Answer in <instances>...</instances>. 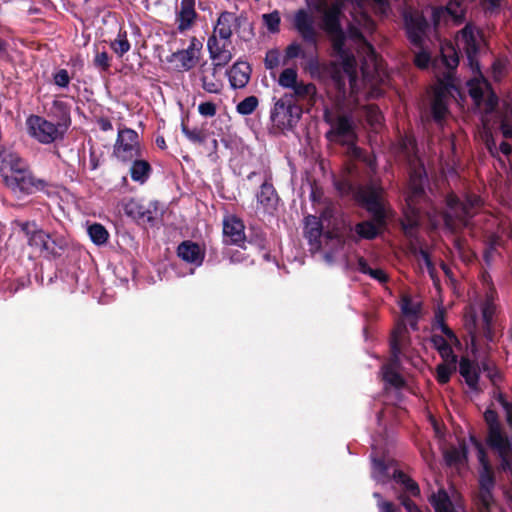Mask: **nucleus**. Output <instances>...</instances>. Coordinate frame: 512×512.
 <instances>
[{
    "label": "nucleus",
    "instance_id": "obj_60",
    "mask_svg": "<svg viewBox=\"0 0 512 512\" xmlns=\"http://www.w3.org/2000/svg\"><path fill=\"white\" fill-rule=\"evenodd\" d=\"M402 504L405 506V508L408 510V512H419L416 505L410 500L405 499V500H403Z\"/></svg>",
    "mask_w": 512,
    "mask_h": 512
},
{
    "label": "nucleus",
    "instance_id": "obj_61",
    "mask_svg": "<svg viewBox=\"0 0 512 512\" xmlns=\"http://www.w3.org/2000/svg\"><path fill=\"white\" fill-rule=\"evenodd\" d=\"M358 267H359V270H360L362 273H365V274H369L370 270L372 269V268H370V267L368 266V264L366 263V261H365V260H363V259H359V261H358Z\"/></svg>",
    "mask_w": 512,
    "mask_h": 512
},
{
    "label": "nucleus",
    "instance_id": "obj_62",
    "mask_svg": "<svg viewBox=\"0 0 512 512\" xmlns=\"http://www.w3.org/2000/svg\"><path fill=\"white\" fill-rule=\"evenodd\" d=\"M501 130L504 137L508 138L512 136V128L508 124L502 123Z\"/></svg>",
    "mask_w": 512,
    "mask_h": 512
},
{
    "label": "nucleus",
    "instance_id": "obj_56",
    "mask_svg": "<svg viewBox=\"0 0 512 512\" xmlns=\"http://www.w3.org/2000/svg\"><path fill=\"white\" fill-rule=\"evenodd\" d=\"M493 310V304L490 301H487L482 309L483 319L486 323L490 321Z\"/></svg>",
    "mask_w": 512,
    "mask_h": 512
},
{
    "label": "nucleus",
    "instance_id": "obj_5",
    "mask_svg": "<svg viewBox=\"0 0 512 512\" xmlns=\"http://www.w3.org/2000/svg\"><path fill=\"white\" fill-rule=\"evenodd\" d=\"M484 418L488 425L487 443L500 459V468L511 469L512 444L502 431L496 412L488 409L484 413Z\"/></svg>",
    "mask_w": 512,
    "mask_h": 512
},
{
    "label": "nucleus",
    "instance_id": "obj_54",
    "mask_svg": "<svg viewBox=\"0 0 512 512\" xmlns=\"http://www.w3.org/2000/svg\"><path fill=\"white\" fill-rule=\"evenodd\" d=\"M429 55L426 52H420L415 56V64L419 68H426L429 63Z\"/></svg>",
    "mask_w": 512,
    "mask_h": 512
},
{
    "label": "nucleus",
    "instance_id": "obj_13",
    "mask_svg": "<svg viewBox=\"0 0 512 512\" xmlns=\"http://www.w3.org/2000/svg\"><path fill=\"white\" fill-rule=\"evenodd\" d=\"M139 137L132 129H122L114 146V154L122 161H130L139 154Z\"/></svg>",
    "mask_w": 512,
    "mask_h": 512
},
{
    "label": "nucleus",
    "instance_id": "obj_7",
    "mask_svg": "<svg viewBox=\"0 0 512 512\" xmlns=\"http://www.w3.org/2000/svg\"><path fill=\"white\" fill-rule=\"evenodd\" d=\"M446 202L447 210L443 216L444 223L448 229L455 231L468 224V220L474 215L475 209L480 206L481 200L477 196H471L464 203L451 194L447 197Z\"/></svg>",
    "mask_w": 512,
    "mask_h": 512
},
{
    "label": "nucleus",
    "instance_id": "obj_16",
    "mask_svg": "<svg viewBox=\"0 0 512 512\" xmlns=\"http://www.w3.org/2000/svg\"><path fill=\"white\" fill-rule=\"evenodd\" d=\"M293 25L304 41L316 45L317 31L313 15L305 10L296 11L293 18Z\"/></svg>",
    "mask_w": 512,
    "mask_h": 512
},
{
    "label": "nucleus",
    "instance_id": "obj_51",
    "mask_svg": "<svg viewBox=\"0 0 512 512\" xmlns=\"http://www.w3.org/2000/svg\"><path fill=\"white\" fill-rule=\"evenodd\" d=\"M55 83L60 87H66L70 82L67 70L61 69L54 76Z\"/></svg>",
    "mask_w": 512,
    "mask_h": 512
},
{
    "label": "nucleus",
    "instance_id": "obj_39",
    "mask_svg": "<svg viewBox=\"0 0 512 512\" xmlns=\"http://www.w3.org/2000/svg\"><path fill=\"white\" fill-rule=\"evenodd\" d=\"M442 62L448 68H455L458 65V56L455 49L451 45H446L441 48Z\"/></svg>",
    "mask_w": 512,
    "mask_h": 512
},
{
    "label": "nucleus",
    "instance_id": "obj_21",
    "mask_svg": "<svg viewBox=\"0 0 512 512\" xmlns=\"http://www.w3.org/2000/svg\"><path fill=\"white\" fill-rule=\"evenodd\" d=\"M223 233L226 241L233 244H240L245 240L244 225L240 219L234 216L225 218Z\"/></svg>",
    "mask_w": 512,
    "mask_h": 512
},
{
    "label": "nucleus",
    "instance_id": "obj_59",
    "mask_svg": "<svg viewBox=\"0 0 512 512\" xmlns=\"http://www.w3.org/2000/svg\"><path fill=\"white\" fill-rule=\"evenodd\" d=\"M369 275L380 282H384L387 279L385 272L381 269H371Z\"/></svg>",
    "mask_w": 512,
    "mask_h": 512
},
{
    "label": "nucleus",
    "instance_id": "obj_47",
    "mask_svg": "<svg viewBox=\"0 0 512 512\" xmlns=\"http://www.w3.org/2000/svg\"><path fill=\"white\" fill-rule=\"evenodd\" d=\"M330 67L333 70V72H332V79H333V81L335 83V86L338 88L339 92L344 97L345 93H346V91H345V83L343 81V77L339 74V72L336 71L337 64L336 63H331Z\"/></svg>",
    "mask_w": 512,
    "mask_h": 512
},
{
    "label": "nucleus",
    "instance_id": "obj_29",
    "mask_svg": "<svg viewBox=\"0 0 512 512\" xmlns=\"http://www.w3.org/2000/svg\"><path fill=\"white\" fill-rule=\"evenodd\" d=\"M124 211L128 216L134 219H146L148 221L152 219L151 213L147 209H145V207L139 201L135 199H130L125 203Z\"/></svg>",
    "mask_w": 512,
    "mask_h": 512
},
{
    "label": "nucleus",
    "instance_id": "obj_64",
    "mask_svg": "<svg viewBox=\"0 0 512 512\" xmlns=\"http://www.w3.org/2000/svg\"><path fill=\"white\" fill-rule=\"evenodd\" d=\"M499 148L500 151L505 155H508L511 152V146L506 142H502Z\"/></svg>",
    "mask_w": 512,
    "mask_h": 512
},
{
    "label": "nucleus",
    "instance_id": "obj_24",
    "mask_svg": "<svg viewBox=\"0 0 512 512\" xmlns=\"http://www.w3.org/2000/svg\"><path fill=\"white\" fill-rule=\"evenodd\" d=\"M476 448H477V457L482 466V471L480 472V477H479V488L493 489L494 488L493 472L491 470L489 461L486 458L485 451L479 443H476Z\"/></svg>",
    "mask_w": 512,
    "mask_h": 512
},
{
    "label": "nucleus",
    "instance_id": "obj_31",
    "mask_svg": "<svg viewBox=\"0 0 512 512\" xmlns=\"http://www.w3.org/2000/svg\"><path fill=\"white\" fill-rule=\"evenodd\" d=\"M257 200L263 210L267 211L272 209L277 201L274 189L270 185L263 184L257 196Z\"/></svg>",
    "mask_w": 512,
    "mask_h": 512
},
{
    "label": "nucleus",
    "instance_id": "obj_49",
    "mask_svg": "<svg viewBox=\"0 0 512 512\" xmlns=\"http://www.w3.org/2000/svg\"><path fill=\"white\" fill-rule=\"evenodd\" d=\"M94 63L102 70H107L109 68V56L107 52H97L94 58Z\"/></svg>",
    "mask_w": 512,
    "mask_h": 512
},
{
    "label": "nucleus",
    "instance_id": "obj_46",
    "mask_svg": "<svg viewBox=\"0 0 512 512\" xmlns=\"http://www.w3.org/2000/svg\"><path fill=\"white\" fill-rule=\"evenodd\" d=\"M493 489L479 488L478 498L481 504L488 509L493 504Z\"/></svg>",
    "mask_w": 512,
    "mask_h": 512
},
{
    "label": "nucleus",
    "instance_id": "obj_8",
    "mask_svg": "<svg viewBox=\"0 0 512 512\" xmlns=\"http://www.w3.org/2000/svg\"><path fill=\"white\" fill-rule=\"evenodd\" d=\"M407 330L404 325H398L391 336V349H392V362L383 369V377L385 381L394 385L395 387H401L404 381L400 374L395 370L396 365L399 361V354L406 344Z\"/></svg>",
    "mask_w": 512,
    "mask_h": 512
},
{
    "label": "nucleus",
    "instance_id": "obj_35",
    "mask_svg": "<svg viewBox=\"0 0 512 512\" xmlns=\"http://www.w3.org/2000/svg\"><path fill=\"white\" fill-rule=\"evenodd\" d=\"M88 234L93 243L102 245L108 240V231L101 224H92L88 227Z\"/></svg>",
    "mask_w": 512,
    "mask_h": 512
},
{
    "label": "nucleus",
    "instance_id": "obj_22",
    "mask_svg": "<svg viewBox=\"0 0 512 512\" xmlns=\"http://www.w3.org/2000/svg\"><path fill=\"white\" fill-rule=\"evenodd\" d=\"M178 256L191 264L199 266L204 259V250L196 243L185 241L178 246Z\"/></svg>",
    "mask_w": 512,
    "mask_h": 512
},
{
    "label": "nucleus",
    "instance_id": "obj_30",
    "mask_svg": "<svg viewBox=\"0 0 512 512\" xmlns=\"http://www.w3.org/2000/svg\"><path fill=\"white\" fill-rule=\"evenodd\" d=\"M151 172L150 164L145 160H135L130 168L132 180L144 183Z\"/></svg>",
    "mask_w": 512,
    "mask_h": 512
},
{
    "label": "nucleus",
    "instance_id": "obj_34",
    "mask_svg": "<svg viewBox=\"0 0 512 512\" xmlns=\"http://www.w3.org/2000/svg\"><path fill=\"white\" fill-rule=\"evenodd\" d=\"M400 307L406 317H415L420 311V301L411 298L409 295H403Z\"/></svg>",
    "mask_w": 512,
    "mask_h": 512
},
{
    "label": "nucleus",
    "instance_id": "obj_58",
    "mask_svg": "<svg viewBox=\"0 0 512 512\" xmlns=\"http://www.w3.org/2000/svg\"><path fill=\"white\" fill-rule=\"evenodd\" d=\"M420 255H421V261H423V263L426 265L431 277H433L434 268H433V265H432V262L430 260L428 253L425 251H421Z\"/></svg>",
    "mask_w": 512,
    "mask_h": 512
},
{
    "label": "nucleus",
    "instance_id": "obj_12",
    "mask_svg": "<svg viewBox=\"0 0 512 512\" xmlns=\"http://www.w3.org/2000/svg\"><path fill=\"white\" fill-rule=\"evenodd\" d=\"M436 326L440 330L441 334H433L431 337V343L433 347L439 352L443 361H447L450 358H456L453 354L452 346L458 343V339L452 330L444 324L442 315H437Z\"/></svg>",
    "mask_w": 512,
    "mask_h": 512
},
{
    "label": "nucleus",
    "instance_id": "obj_52",
    "mask_svg": "<svg viewBox=\"0 0 512 512\" xmlns=\"http://www.w3.org/2000/svg\"><path fill=\"white\" fill-rule=\"evenodd\" d=\"M498 401L500 402V404L502 405L506 412V419L508 424L512 427V401H506L502 395H499Z\"/></svg>",
    "mask_w": 512,
    "mask_h": 512
},
{
    "label": "nucleus",
    "instance_id": "obj_53",
    "mask_svg": "<svg viewBox=\"0 0 512 512\" xmlns=\"http://www.w3.org/2000/svg\"><path fill=\"white\" fill-rule=\"evenodd\" d=\"M301 53V46L294 42L287 46L286 48V56L290 59L296 58Z\"/></svg>",
    "mask_w": 512,
    "mask_h": 512
},
{
    "label": "nucleus",
    "instance_id": "obj_19",
    "mask_svg": "<svg viewBox=\"0 0 512 512\" xmlns=\"http://www.w3.org/2000/svg\"><path fill=\"white\" fill-rule=\"evenodd\" d=\"M238 24L239 19L234 13L227 11L222 12L214 25L213 34L210 37H215L220 40H230Z\"/></svg>",
    "mask_w": 512,
    "mask_h": 512
},
{
    "label": "nucleus",
    "instance_id": "obj_4",
    "mask_svg": "<svg viewBox=\"0 0 512 512\" xmlns=\"http://www.w3.org/2000/svg\"><path fill=\"white\" fill-rule=\"evenodd\" d=\"M382 193V188L374 186L362 189L359 193L367 210L373 215L372 221H365L356 226V232L363 238H374L384 227L385 211L382 203Z\"/></svg>",
    "mask_w": 512,
    "mask_h": 512
},
{
    "label": "nucleus",
    "instance_id": "obj_9",
    "mask_svg": "<svg viewBox=\"0 0 512 512\" xmlns=\"http://www.w3.org/2000/svg\"><path fill=\"white\" fill-rule=\"evenodd\" d=\"M278 84L285 89L293 91L297 100H313L316 96V87L312 83H304L298 80V73L295 68L284 69L278 78Z\"/></svg>",
    "mask_w": 512,
    "mask_h": 512
},
{
    "label": "nucleus",
    "instance_id": "obj_43",
    "mask_svg": "<svg viewBox=\"0 0 512 512\" xmlns=\"http://www.w3.org/2000/svg\"><path fill=\"white\" fill-rule=\"evenodd\" d=\"M382 114L379 109L375 106H367L366 107V120L372 127H377L381 125L382 122Z\"/></svg>",
    "mask_w": 512,
    "mask_h": 512
},
{
    "label": "nucleus",
    "instance_id": "obj_11",
    "mask_svg": "<svg viewBox=\"0 0 512 512\" xmlns=\"http://www.w3.org/2000/svg\"><path fill=\"white\" fill-rule=\"evenodd\" d=\"M26 124L29 135L43 144H50L62 135L58 125L40 116L32 115L28 117Z\"/></svg>",
    "mask_w": 512,
    "mask_h": 512
},
{
    "label": "nucleus",
    "instance_id": "obj_25",
    "mask_svg": "<svg viewBox=\"0 0 512 512\" xmlns=\"http://www.w3.org/2000/svg\"><path fill=\"white\" fill-rule=\"evenodd\" d=\"M333 129L335 133L342 137L347 143L354 141V123L348 116L339 115L335 121Z\"/></svg>",
    "mask_w": 512,
    "mask_h": 512
},
{
    "label": "nucleus",
    "instance_id": "obj_18",
    "mask_svg": "<svg viewBox=\"0 0 512 512\" xmlns=\"http://www.w3.org/2000/svg\"><path fill=\"white\" fill-rule=\"evenodd\" d=\"M404 17L409 40L414 45H420L427 27L425 18L418 12L405 14Z\"/></svg>",
    "mask_w": 512,
    "mask_h": 512
},
{
    "label": "nucleus",
    "instance_id": "obj_40",
    "mask_svg": "<svg viewBox=\"0 0 512 512\" xmlns=\"http://www.w3.org/2000/svg\"><path fill=\"white\" fill-rule=\"evenodd\" d=\"M183 134L193 143L203 144L207 138L205 131L201 129H189L185 125H182Z\"/></svg>",
    "mask_w": 512,
    "mask_h": 512
},
{
    "label": "nucleus",
    "instance_id": "obj_17",
    "mask_svg": "<svg viewBox=\"0 0 512 512\" xmlns=\"http://www.w3.org/2000/svg\"><path fill=\"white\" fill-rule=\"evenodd\" d=\"M295 107L284 98L278 99L271 111V120L279 128H291L297 121L298 116H293Z\"/></svg>",
    "mask_w": 512,
    "mask_h": 512
},
{
    "label": "nucleus",
    "instance_id": "obj_10",
    "mask_svg": "<svg viewBox=\"0 0 512 512\" xmlns=\"http://www.w3.org/2000/svg\"><path fill=\"white\" fill-rule=\"evenodd\" d=\"M24 232L28 245L40 253L55 254L57 242L50 234L39 228L35 223H19Z\"/></svg>",
    "mask_w": 512,
    "mask_h": 512
},
{
    "label": "nucleus",
    "instance_id": "obj_20",
    "mask_svg": "<svg viewBox=\"0 0 512 512\" xmlns=\"http://www.w3.org/2000/svg\"><path fill=\"white\" fill-rule=\"evenodd\" d=\"M449 99V91L445 84L439 83L433 88L431 100V109L436 120L443 119L447 112V103Z\"/></svg>",
    "mask_w": 512,
    "mask_h": 512
},
{
    "label": "nucleus",
    "instance_id": "obj_15",
    "mask_svg": "<svg viewBox=\"0 0 512 512\" xmlns=\"http://www.w3.org/2000/svg\"><path fill=\"white\" fill-rule=\"evenodd\" d=\"M207 47L215 67L226 66L233 58L231 40H220L215 37H209Z\"/></svg>",
    "mask_w": 512,
    "mask_h": 512
},
{
    "label": "nucleus",
    "instance_id": "obj_41",
    "mask_svg": "<svg viewBox=\"0 0 512 512\" xmlns=\"http://www.w3.org/2000/svg\"><path fill=\"white\" fill-rule=\"evenodd\" d=\"M446 11L455 21L460 22L463 19L465 12L462 6V0H451L446 7Z\"/></svg>",
    "mask_w": 512,
    "mask_h": 512
},
{
    "label": "nucleus",
    "instance_id": "obj_14",
    "mask_svg": "<svg viewBox=\"0 0 512 512\" xmlns=\"http://www.w3.org/2000/svg\"><path fill=\"white\" fill-rule=\"evenodd\" d=\"M202 46L200 40L192 37L189 46L186 49L173 53L170 61L175 63V67L178 70L188 71L198 62Z\"/></svg>",
    "mask_w": 512,
    "mask_h": 512
},
{
    "label": "nucleus",
    "instance_id": "obj_33",
    "mask_svg": "<svg viewBox=\"0 0 512 512\" xmlns=\"http://www.w3.org/2000/svg\"><path fill=\"white\" fill-rule=\"evenodd\" d=\"M305 235L310 242L316 241L321 236V225L317 217L307 216L305 218Z\"/></svg>",
    "mask_w": 512,
    "mask_h": 512
},
{
    "label": "nucleus",
    "instance_id": "obj_23",
    "mask_svg": "<svg viewBox=\"0 0 512 512\" xmlns=\"http://www.w3.org/2000/svg\"><path fill=\"white\" fill-rule=\"evenodd\" d=\"M251 69L246 62H236L228 72L230 84L233 88H243L250 80Z\"/></svg>",
    "mask_w": 512,
    "mask_h": 512
},
{
    "label": "nucleus",
    "instance_id": "obj_63",
    "mask_svg": "<svg viewBox=\"0 0 512 512\" xmlns=\"http://www.w3.org/2000/svg\"><path fill=\"white\" fill-rule=\"evenodd\" d=\"M380 508L383 512H395L393 505L390 502H383L380 505Z\"/></svg>",
    "mask_w": 512,
    "mask_h": 512
},
{
    "label": "nucleus",
    "instance_id": "obj_44",
    "mask_svg": "<svg viewBox=\"0 0 512 512\" xmlns=\"http://www.w3.org/2000/svg\"><path fill=\"white\" fill-rule=\"evenodd\" d=\"M399 481L405 486V488L414 496L418 495L420 490L418 485L411 479H409L406 475L399 472L395 475Z\"/></svg>",
    "mask_w": 512,
    "mask_h": 512
},
{
    "label": "nucleus",
    "instance_id": "obj_48",
    "mask_svg": "<svg viewBox=\"0 0 512 512\" xmlns=\"http://www.w3.org/2000/svg\"><path fill=\"white\" fill-rule=\"evenodd\" d=\"M198 111L202 116L212 117L216 114V106L212 102H203L199 104Z\"/></svg>",
    "mask_w": 512,
    "mask_h": 512
},
{
    "label": "nucleus",
    "instance_id": "obj_37",
    "mask_svg": "<svg viewBox=\"0 0 512 512\" xmlns=\"http://www.w3.org/2000/svg\"><path fill=\"white\" fill-rule=\"evenodd\" d=\"M110 47L119 57L127 53L130 50V43L126 34H119L117 38L111 42Z\"/></svg>",
    "mask_w": 512,
    "mask_h": 512
},
{
    "label": "nucleus",
    "instance_id": "obj_26",
    "mask_svg": "<svg viewBox=\"0 0 512 512\" xmlns=\"http://www.w3.org/2000/svg\"><path fill=\"white\" fill-rule=\"evenodd\" d=\"M194 5L195 0H182L181 9L178 14L179 30L184 31L192 25L196 17Z\"/></svg>",
    "mask_w": 512,
    "mask_h": 512
},
{
    "label": "nucleus",
    "instance_id": "obj_45",
    "mask_svg": "<svg viewBox=\"0 0 512 512\" xmlns=\"http://www.w3.org/2000/svg\"><path fill=\"white\" fill-rule=\"evenodd\" d=\"M280 54L277 50H270L266 53L265 66L267 69H274L279 66Z\"/></svg>",
    "mask_w": 512,
    "mask_h": 512
},
{
    "label": "nucleus",
    "instance_id": "obj_57",
    "mask_svg": "<svg viewBox=\"0 0 512 512\" xmlns=\"http://www.w3.org/2000/svg\"><path fill=\"white\" fill-rule=\"evenodd\" d=\"M373 1H374V4H375V10L378 13H381V14H386L387 13V11L389 9L387 0H373Z\"/></svg>",
    "mask_w": 512,
    "mask_h": 512
},
{
    "label": "nucleus",
    "instance_id": "obj_38",
    "mask_svg": "<svg viewBox=\"0 0 512 512\" xmlns=\"http://www.w3.org/2000/svg\"><path fill=\"white\" fill-rule=\"evenodd\" d=\"M258 103L257 97L249 96L238 103L236 110L241 115H250L255 111Z\"/></svg>",
    "mask_w": 512,
    "mask_h": 512
},
{
    "label": "nucleus",
    "instance_id": "obj_42",
    "mask_svg": "<svg viewBox=\"0 0 512 512\" xmlns=\"http://www.w3.org/2000/svg\"><path fill=\"white\" fill-rule=\"evenodd\" d=\"M263 22L270 32H278L280 25V14L278 11H273L262 16Z\"/></svg>",
    "mask_w": 512,
    "mask_h": 512
},
{
    "label": "nucleus",
    "instance_id": "obj_28",
    "mask_svg": "<svg viewBox=\"0 0 512 512\" xmlns=\"http://www.w3.org/2000/svg\"><path fill=\"white\" fill-rule=\"evenodd\" d=\"M459 372L461 376L465 379V382L467 385L472 388L476 389L478 385V370L477 367L472 364L468 359L463 358L460 361L459 365Z\"/></svg>",
    "mask_w": 512,
    "mask_h": 512
},
{
    "label": "nucleus",
    "instance_id": "obj_27",
    "mask_svg": "<svg viewBox=\"0 0 512 512\" xmlns=\"http://www.w3.org/2000/svg\"><path fill=\"white\" fill-rule=\"evenodd\" d=\"M216 67L202 69V87L208 93H218L222 88L221 80L216 76Z\"/></svg>",
    "mask_w": 512,
    "mask_h": 512
},
{
    "label": "nucleus",
    "instance_id": "obj_36",
    "mask_svg": "<svg viewBox=\"0 0 512 512\" xmlns=\"http://www.w3.org/2000/svg\"><path fill=\"white\" fill-rule=\"evenodd\" d=\"M432 503L436 512H454L452 504L444 491H439L432 496Z\"/></svg>",
    "mask_w": 512,
    "mask_h": 512
},
{
    "label": "nucleus",
    "instance_id": "obj_55",
    "mask_svg": "<svg viewBox=\"0 0 512 512\" xmlns=\"http://www.w3.org/2000/svg\"><path fill=\"white\" fill-rule=\"evenodd\" d=\"M307 69L312 77L319 76L320 65L317 59H311L308 63Z\"/></svg>",
    "mask_w": 512,
    "mask_h": 512
},
{
    "label": "nucleus",
    "instance_id": "obj_50",
    "mask_svg": "<svg viewBox=\"0 0 512 512\" xmlns=\"http://www.w3.org/2000/svg\"><path fill=\"white\" fill-rule=\"evenodd\" d=\"M502 0H483L482 7L486 13L493 14L499 11Z\"/></svg>",
    "mask_w": 512,
    "mask_h": 512
},
{
    "label": "nucleus",
    "instance_id": "obj_32",
    "mask_svg": "<svg viewBox=\"0 0 512 512\" xmlns=\"http://www.w3.org/2000/svg\"><path fill=\"white\" fill-rule=\"evenodd\" d=\"M456 370V358H450L439 364L436 368V378L441 384L449 381L451 374Z\"/></svg>",
    "mask_w": 512,
    "mask_h": 512
},
{
    "label": "nucleus",
    "instance_id": "obj_3",
    "mask_svg": "<svg viewBox=\"0 0 512 512\" xmlns=\"http://www.w3.org/2000/svg\"><path fill=\"white\" fill-rule=\"evenodd\" d=\"M0 174L5 185L17 196L31 194L38 189L25 163L12 151H0Z\"/></svg>",
    "mask_w": 512,
    "mask_h": 512
},
{
    "label": "nucleus",
    "instance_id": "obj_1",
    "mask_svg": "<svg viewBox=\"0 0 512 512\" xmlns=\"http://www.w3.org/2000/svg\"><path fill=\"white\" fill-rule=\"evenodd\" d=\"M365 2L366 0H335L328 3L323 0L316 7L321 14V29L331 42L333 55L341 62L343 73L349 81L351 95L358 89L356 60L350 49L352 45L364 56V75L369 76L371 69L378 70L374 49L358 29L362 28L366 32L374 29V22L363 11Z\"/></svg>",
    "mask_w": 512,
    "mask_h": 512
},
{
    "label": "nucleus",
    "instance_id": "obj_2",
    "mask_svg": "<svg viewBox=\"0 0 512 512\" xmlns=\"http://www.w3.org/2000/svg\"><path fill=\"white\" fill-rule=\"evenodd\" d=\"M483 37L479 31L472 26L467 25L461 30L456 38L457 45L465 50L469 65L475 73L474 77L468 82L469 93L475 104L481 107L483 102L482 123L484 128L485 142L488 150L494 154L495 143L490 135V123L488 114L494 110L497 105L496 95L490 91L489 83L483 78L476 54L483 45Z\"/></svg>",
    "mask_w": 512,
    "mask_h": 512
},
{
    "label": "nucleus",
    "instance_id": "obj_6",
    "mask_svg": "<svg viewBox=\"0 0 512 512\" xmlns=\"http://www.w3.org/2000/svg\"><path fill=\"white\" fill-rule=\"evenodd\" d=\"M426 173L422 166L414 169L410 174L409 194L407 196V208L404 212L402 226L407 235H412L414 228L419 224L420 216L418 212L417 198L422 194Z\"/></svg>",
    "mask_w": 512,
    "mask_h": 512
}]
</instances>
